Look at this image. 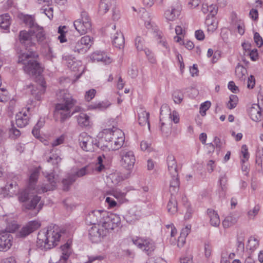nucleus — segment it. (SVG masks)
<instances>
[{
    "instance_id": "a19ab883",
    "label": "nucleus",
    "mask_w": 263,
    "mask_h": 263,
    "mask_svg": "<svg viewBox=\"0 0 263 263\" xmlns=\"http://www.w3.org/2000/svg\"><path fill=\"white\" fill-rule=\"evenodd\" d=\"M32 33L33 36L35 35L36 40L39 43H42L45 39V34L43 30V27L39 26V28L34 29V32Z\"/></svg>"
},
{
    "instance_id": "a211bd4d",
    "label": "nucleus",
    "mask_w": 263,
    "mask_h": 263,
    "mask_svg": "<svg viewBox=\"0 0 263 263\" xmlns=\"http://www.w3.org/2000/svg\"><path fill=\"white\" fill-rule=\"evenodd\" d=\"M46 177L48 183L42 186L41 189L43 192L53 190L57 186L56 179L53 173L48 174Z\"/></svg>"
},
{
    "instance_id": "2f4dec72",
    "label": "nucleus",
    "mask_w": 263,
    "mask_h": 263,
    "mask_svg": "<svg viewBox=\"0 0 263 263\" xmlns=\"http://www.w3.org/2000/svg\"><path fill=\"white\" fill-rule=\"evenodd\" d=\"M208 213L210 218V223L214 227H217L220 224V219L218 214L213 210L208 209Z\"/></svg>"
},
{
    "instance_id": "864d4df0",
    "label": "nucleus",
    "mask_w": 263,
    "mask_h": 263,
    "mask_svg": "<svg viewBox=\"0 0 263 263\" xmlns=\"http://www.w3.org/2000/svg\"><path fill=\"white\" fill-rule=\"evenodd\" d=\"M160 122H161V119H160ZM160 130L161 131L162 134L164 136H168V135L171 133V128L170 127L166 126L164 123L161 122L160 126Z\"/></svg>"
},
{
    "instance_id": "0e129e2a",
    "label": "nucleus",
    "mask_w": 263,
    "mask_h": 263,
    "mask_svg": "<svg viewBox=\"0 0 263 263\" xmlns=\"http://www.w3.org/2000/svg\"><path fill=\"white\" fill-rule=\"evenodd\" d=\"M241 153L245 160H248L249 157V153L248 152V147L246 144L242 145L241 147Z\"/></svg>"
},
{
    "instance_id": "b1692460",
    "label": "nucleus",
    "mask_w": 263,
    "mask_h": 263,
    "mask_svg": "<svg viewBox=\"0 0 263 263\" xmlns=\"http://www.w3.org/2000/svg\"><path fill=\"white\" fill-rule=\"evenodd\" d=\"M167 163L168 170L171 175H178L177 164L174 156L169 155L167 157Z\"/></svg>"
},
{
    "instance_id": "052dcab7",
    "label": "nucleus",
    "mask_w": 263,
    "mask_h": 263,
    "mask_svg": "<svg viewBox=\"0 0 263 263\" xmlns=\"http://www.w3.org/2000/svg\"><path fill=\"white\" fill-rule=\"evenodd\" d=\"M65 140V136L64 135H61L51 143V145L52 147L57 146L59 145L62 144Z\"/></svg>"
},
{
    "instance_id": "412c9836",
    "label": "nucleus",
    "mask_w": 263,
    "mask_h": 263,
    "mask_svg": "<svg viewBox=\"0 0 263 263\" xmlns=\"http://www.w3.org/2000/svg\"><path fill=\"white\" fill-rule=\"evenodd\" d=\"M239 215L236 213H233L227 216L222 221L224 228H230L235 224L238 220Z\"/></svg>"
},
{
    "instance_id": "6e6d98bb",
    "label": "nucleus",
    "mask_w": 263,
    "mask_h": 263,
    "mask_svg": "<svg viewBox=\"0 0 263 263\" xmlns=\"http://www.w3.org/2000/svg\"><path fill=\"white\" fill-rule=\"evenodd\" d=\"M8 92L6 89H0V102H5L8 100Z\"/></svg>"
},
{
    "instance_id": "c756f323",
    "label": "nucleus",
    "mask_w": 263,
    "mask_h": 263,
    "mask_svg": "<svg viewBox=\"0 0 263 263\" xmlns=\"http://www.w3.org/2000/svg\"><path fill=\"white\" fill-rule=\"evenodd\" d=\"M24 22L30 28V32H34V29L39 28V25L35 22L34 17L32 16H25L24 18Z\"/></svg>"
},
{
    "instance_id": "e2e57ef3",
    "label": "nucleus",
    "mask_w": 263,
    "mask_h": 263,
    "mask_svg": "<svg viewBox=\"0 0 263 263\" xmlns=\"http://www.w3.org/2000/svg\"><path fill=\"white\" fill-rule=\"evenodd\" d=\"M141 148L142 151H151V143L146 141H142L140 144Z\"/></svg>"
},
{
    "instance_id": "f257e3e1",
    "label": "nucleus",
    "mask_w": 263,
    "mask_h": 263,
    "mask_svg": "<svg viewBox=\"0 0 263 263\" xmlns=\"http://www.w3.org/2000/svg\"><path fill=\"white\" fill-rule=\"evenodd\" d=\"M31 49V51L30 49H28V52L17 50V62L23 65V69L26 73L35 77V82L39 86L31 85V93L36 100H40L41 96L44 93L46 88V82L42 75L44 68L36 60L39 56L38 54Z\"/></svg>"
},
{
    "instance_id": "c85d7f7f",
    "label": "nucleus",
    "mask_w": 263,
    "mask_h": 263,
    "mask_svg": "<svg viewBox=\"0 0 263 263\" xmlns=\"http://www.w3.org/2000/svg\"><path fill=\"white\" fill-rule=\"evenodd\" d=\"M149 114L146 111L141 110L138 114V122L139 125L144 126L147 125L148 128H150V124L149 122Z\"/></svg>"
},
{
    "instance_id": "603ef678",
    "label": "nucleus",
    "mask_w": 263,
    "mask_h": 263,
    "mask_svg": "<svg viewBox=\"0 0 263 263\" xmlns=\"http://www.w3.org/2000/svg\"><path fill=\"white\" fill-rule=\"evenodd\" d=\"M205 23L208 25V30L213 32L217 28V23L215 21H210V18H206Z\"/></svg>"
},
{
    "instance_id": "c03bdc74",
    "label": "nucleus",
    "mask_w": 263,
    "mask_h": 263,
    "mask_svg": "<svg viewBox=\"0 0 263 263\" xmlns=\"http://www.w3.org/2000/svg\"><path fill=\"white\" fill-rule=\"evenodd\" d=\"M238 101V97L234 95H231L229 97V101L227 104L228 108L232 109L236 106Z\"/></svg>"
},
{
    "instance_id": "1a4fd4ad",
    "label": "nucleus",
    "mask_w": 263,
    "mask_h": 263,
    "mask_svg": "<svg viewBox=\"0 0 263 263\" xmlns=\"http://www.w3.org/2000/svg\"><path fill=\"white\" fill-rule=\"evenodd\" d=\"M121 165L127 170H132L135 163V157L132 151L122 149L120 152Z\"/></svg>"
},
{
    "instance_id": "680f3d73",
    "label": "nucleus",
    "mask_w": 263,
    "mask_h": 263,
    "mask_svg": "<svg viewBox=\"0 0 263 263\" xmlns=\"http://www.w3.org/2000/svg\"><path fill=\"white\" fill-rule=\"evenodd\" d=\"M255 84V79L253 76L251 75L248 79L247 87L249 88H253Z\"/></svg>"
},
{
    "instance_id": "3c124183",
    "label": "nucleus",
    "mask_w": 263,
    "mask_h": 263,
    "mask_svg": "<svg viewBox=\"0 0 263 263\" xmlns=\"http://www.w3.org/2000/svg\"><path fill=\"white\" fill-rule=\"evenodd\" d=\"M174 101L176 103L179 104L183 100V95L181 92L177 90L173 93Z\"/></svg>"
},
{
    "instance_id": "f3484780",
    "label": "nucleus",
    "mask_w": 263,
    "mask_h": 263,
    "mask_svg": "<svg viewBox=\"0 0 263 263\" xmlns=\"http://www.w3.org/2000/svg\"><path fill=\"white\" fill-rule=\"evenodd\" d=\"M13 237L8 233H5L0 236V251H6L9 249L12 245Z\"/></svg>"
},
{
    "instance_id": "473e14b6",
    "label": "nucleus",
    "mask_w": 263,
    "mask_h": 263,
    "mask_svg": "<svg viewBox=\"0 0 263 263\" xmlns=\"http://www.w3.org/2000/svg\"><path fill=\"white\" fill-rule=\"evenodd\" d=\"M202 11L204 14L209 12V14L207 16L206 18H210V16L213 17L217 13V9L215 5H211L208 6L207 4H203L202 7Z\"/></svg>"
},
{
    "instance_id": "338daca9",
    "label": "nucleus",
    "mask_w": 263,
    "mask_h": 263,
    "mask_svg": "<svg viewBox=\"0 0 263 263\" xmlns=\"http://www.w3.org/2000/svg\"><path fill=\"white\" fill-rule=\"evenodd\" d=\"M249 56L251 59L253 61H256L258 59V55L257 49H253L249 52Z\"/></svg>"
},
{
    "instance_id": "a18cd8bd",
    "label": "nucleus",
    "mask_w": 263,
    "mask_h": 263,
    "mask_svg": "<svg viewBox=\"0 0 263 263\" xmlns=\"http://www.w3.org/2000/svg\"><path fill=\"white\" fill-rule=\"evenodd\" d=\"M18 229V224L14 220H10V222H8L7 223V226L6 228V230L7 231V233L10 234V233H12L14 232L16 229Z\"/></svg>"
},
{
    "instance_id": "6e6552de",
    "label": "nucleus",
    "mask_w": 263,
    "mask_h": 263,
    "mask_svg": "<svg viewBox=\"0 0 263 263\" xmlns=\"http://www.w3.org/2000/svg\"><path fill=\"white\" fill-rule=\"evenodd\" d=\"M107 213V211L104 210L92 211L87 215L86 222L90 224L102 227Z\"/></svg>"
},
{
    "instance_id": "72a5a7b5",
    "label": "nucleus",
    "mask_w": 263,
    "mask_h": 263,
    "mask_svg": "<svg viewBox=\"0 0 263 263\" xmlns=\"http://www.w3.org/2000/svg\"><path fill=\"white\" fill-rule=\"evenodd\" d=\"M11 24V17L8 13L0 16V27L5 30H8Z\"/></svg>"
},
{
    "instance_id": "774afa93",
    "label": "nucleus",
    "mask_w": 263,
    "mask_h": 263,
    "mask_svg": "<svg viewBox=\"0 0 263 263\" xmlns=\"http://www.w3.org/2000/svg\"><path fill=\"white\" fill-rule=\"evenodd\" d=\"M105 201L106 203H108L109 206L110 208H114L117 205V202H116V201L113 198L110 197H106Z\"/></svg>"
},
{
    "instance_id": "20e7f679",
    "label": "nucleus",
    "mask_w": 263,
    "mask_h": 263,
    "mask_svg": "<svg viewBox=\"0 0 263 263\" xmlns=\"http://www.w3.org/2000/svg\"><path fill=\"white\" fill-rule=\"evenodd\" d=\"M93 38L85 35L77 41H72L70 44L71 49L79 54L85 53L93 44Z\"/></svg>"
},
{
    "instance_id": "de8ad7c7",
    "label": "nucleus",
    "mask_w": 263,
    "mask_h": 263,
    "mask_svg": "<svg viewBox=\"0 0 263 263\" xmlns=\"http://www.w3.org/2000/svg\"><path fill=\"white\" fill-rule=\"evenodd\" d=\"M211 104V102L208 101L201 104L200 107V113L202 116H204L206 115V111L210 107Z\"/></svg>"
},
{
    "instance_id": "f8f14e48",
    "label": "nucleus",
    "mask_w": 263,
    "mask_h": 263,
    "mask_svg": "<svg viewBox=\"0 0 263 263\" xmlns=\"http://www.w3.org/2000/svg\"><path fill=\"white\" fill-rule=\"evenodd\" d=\"M132 241L139 248L147 252L148 254L153 251L155 248L154 242L150 239L137 237L133 238Z\"/></svg>"
},
{
    "instance_id": "6ab92c4d",
    "label": "nucleus",
    "mask_w": 263,
    "mask_h": 263,
    "mask_svg": "<svg viewBox=\"0 0 263 263\" xmlns=\"http://www.w3.org/2000/svg\"><path fill=\"white\" fill-rule=\"evenodd\" d=\"M115 0H100L98 9V13L100 15H103L106 13L112 7Z\"/></svg>"
},
{
    "instance_id": "39448f33",
    "label": "nucleus",
    "mask_w": 263,
    "mask_h": 263,
    "mask_svg": "<svg viewBox=\"0 0 263 263\" xmlns=\"http://www.w3.org/2000/svg\"><path fill=\"white\" fill-rule=\"evenodd\" d=\"M73 25L77 31L81 34H84L91 29V22L88 13L82 11L81 18L76 20Z\"/></svg>"
},
{
    "instance_id": "2eb2a0df",
    "label": "nucleus",
    "mask_w": 263,
    "mask_h": 263,
    "mask_svg": "<svg viewBox=\"0 0 263 263\" xmlns=\"http://www.w3.org/2000/svg\"><path fill=\"white\" fill-rule=\"evenodd\" d=\"M106 230L101 227L93 226L89 230V238L92 242H98L101 240V238L106 236Z\"/></svg>"
},
{
    "instance_id": "ddd939ff",
    "label": "nucleus",
    "mask_w": 263,
    "mask_h": 263,
    "mask_svg": "<svg viewBox=\"0 0 263 263\" xmlns=\"http://www.w3.org/2000/svg\"><path fill=\"white\" fill-rule=\"evenodd\" d=\"M123 135V133L120 129H117L112 132H110L108 134L105 135L104 140L108 141L107 143H103V146L108 151H115L116 146L114 144L115 140L118 135Z\"/></svg>"
},
{
    "instance_id": "ea45409f",
    "label": "nucleus",
    "mask_w": 263,
    "mask_h": 263,
    "mask_svg": "<svg viewBox=\"0 0 263 263\" xmlns=\"http://www.w3.org/2000/svg\"><path fill=\"white\" fill-rule=\"evenodd\" d=\"M76 176L71 175L67 178L62 180L63 189L64 191H67L69 190L70 185L76 181Z\"/></svg>"
},
{
    "instance_id": "0eeeda50",
    "label": "nucleus",
    "mask_w": 263,
    "mask_h": 263,
    "mask_svg": "<svg viewBox=\"0 0 263 263\" xmlns=\"http://www.w3.org/2000/svg\"><path fill=\"white\" fill-rule=\"evenodd\" d=\"M121 223V219L119 215L108 212L105 218L102 228L106 230V234L111 232L119 227Z\"/></svg>"
},
{
    "instance_id": "f704fd0d",
    "label": "nucleus",
    "mask_w": 263,
    "mask_h": 263,
    "mask_svg": "<svg viewBox=\"0 0 263 263\" xmlns=\"http://www.w3.org/2000/svg\"><path fill=\"white\" fill-rule=\"evenodd\" d=\"M247 69L242 65L238 64L235 68V74L237 78L241 81L245 80Z\"/></svg>"
},
{
    "instance_id": "9b49d317",
    "label": "nucleus",
    "mask_w": 263,
    "mask_h": 263,
    "mask_svg": "<svg viewBox=\"0 0 263 263\" xmlns=\"http://www.w3.org/2000/svg\"><path fill=\"white\" fill-rule=\"evenodd\" d=\"M33 34L32 33L29 31H26L25 30H23L20 31L19 34V40L20 42L23 44L26 49V51L25 52H28V49H30V51L31 50V49L34 51V48H35V43L33 41Z\"/></svg>"
},
{
    "instance_id": "7ed1b4c3",
    "label": "nucleus",
    "mask_w": 263,
    "mask_h": 263,
    "mask_svg": "<svg viewBox=\"0 0 263 263\" xmlns=\"http://www.w3.org/2000/svg\"><path fill=\"white\" fill-rule=\"evenodd\" d=\"M61 231L58 227L48 228L46 232L39 233L37 243L40 247H43L45 249H50L57 245L61 236Z\"/></svg>"
},
{
    "instance_id": "13d9d810",
    "label": "nucleus",
    "mask_w": 263,
    "mask_h": 263,
    "mask_svg": "<svg viewBox=\"0 0 263 263\" xmlns=\"http://www.w3.org/2000/svg\"><path fill=\"white\" fill-rule=\"evenodd\" d=\"M254 40L258 47H261L263 45V40L258 32H255L254 35Z\"/></svg>"
},
{
    "instance_id": "f03ea898",
    "label": "nucleus",
    "mask_w": 263,
    "mask_h": 263,
    "mask_svg": "<svg viewBox=\"0 0 263 263\" xmlns=\"http://www.w3.org/2000/svg\"><path fill=\"white\" fill-rule=\"evenodd\" d=\"M59 102L55 105L54 110V117L59 119L61 123L71 117L76 112L81 111L82 108L76 106L72 111L71 109L74 106L77 101L66 90H61L58 94Z\"/></svg>"
},
{
    "instance_id": "aec40b11",
    "label": "nucleus",
    "mask_w": 263,
    "mask_h": 263,
    "mask_svg": "<svg viewBox=\"0 0 263 263\" xmlns=\"http://www.w3.org/2000/svg\"><path fill=\"white\" fill-rule=\"evenodd\" d=\"M91 59L93 61L102 62L105 64H108L112 62V59L107 56L104 52L96 51L91 55Z\"/></svg>"
},
{
    "instance_id": "bf43d9fd",
    "label": "nucleus",
    "mask_w": 263,
    "mask_h": 263,
    "mask_svg": "<svg viewBox=\"0 0 263 263\" xmlns=\"http://www.w3.org/2000/svg\"><path fill=\"white\" fill-rule=\"evenodd\" d=\"M19 200L22 202H28V200L29 199V194L27 191H25L21 193L19 197Z\"/></svg>"
},
{
    "instance_id": "dca6fc26",
    "label": "nucleus",
    "mask_w": 263,
    "mask_h": 263,
    "mask_svg": "<svg viewBox=\"0 0 263 263\" xmlns=\"http://www.w3.org/2000/svg\"><path fill=\"white\" fill-rule=\"evenodd\" d=\"M41 197L37 195L34 196L30 201L25 202L24 204V207L28 210H33L34 215H36L41 210L43 205V203L40 202L41 201Z\"/></svg>"
},
{
    "instance_id": "7c9ffc66",
    "label": "nucleus",
    "mask_w": 263,
    "mask_h": 263,
    "mask_svg": "<svg viewBox=\"0 0 263 263\" xmlns=\"http://www.w3.org/2000/svg\"><path fill=\"white\" fill-rule=\"evenodd\" d=\"M79 125L82 127H87L90 125V117L85 113L80 112L77 117Z\"/></svg>"
},
{
    "instance_id": "4468645a",
    "label": "nucleus",
    "mask_w": 263,
    "mask_h": 263,
    "mask_svg": "<svg viewBox=\"0 0 263 263\" xmlns=\"http://www.w3.org/2000/svg\"><path fill=\"white\" fill-rule=\"evenodd\" d=\"M40 227V223L37 221L29 222L17 232V237L24 238L37 229Z\"/></svg>"
},
{
    "instance_id": "4c0bfd02",
    "label": "nucleus",
    "mask_w": 263,
    "mask_h": 263,
    "mask_svg": "<svg viewBox=\"0 0 263 263\" xmlns=\"http://www.w3.org/2000/svg\"><path fill=\"white\" fill-rule=\"evenodd\" d=\"M92 170L93 168L91 166L86 165L78 170L76 174H72V175H74L76 179L77 177H81L90 174L92 172Z\"/></svg>"
},
{
    "instance_id": "79ce46f5",
    "label": "nucleus",
    "mask_w": 263,
    "mask_h": 263,
    "mask_svg": "<svg viewBox=\"0 0 263 263\" xmlns=\"http://www.w3.org/2000/svg\"><path fill=\"white\" fill-rule=\"evenodd\" d=\"M110 105L108 102H101L95 103L89 105L90 109L103 110L107 108Z\"/></svg>"
},
{
    "instance_id": "4d7b16f0",
    "label": "nucleus",
    "mask_w": 263,
    "mask_h": 263,
    "mask_svg": "<svg viewBox=\"0 0 263 263\" xmlns=\"http://www.w3.org/2000/svg\"><path fill=\"white\" fill-rule=\"evenodd\" d=\"M96 91L94 89H91L86 92L85 96V99L87 101H90L95 96Z\"/></svg>"
},
{
    "instance_id": "58836bf2",
    "label": "nucleus",
    "mask_w": 263,
    "mask_h": 263,
    "mask_svg": "<svg viewBox=\"0 0 263 263\" xmlns=\"http://www.w3.org/2000/svg\"><path fill=\"white\" fill-rule=\"evenodd\" d=\"M53 149L48 154H46L45 157L48 162H51L53 164H57L61 161V158L57 154L52 153Z\"/></svg>"
},
{
    "instance_id": "bb28decb",
    "label": "nucleus",
    "mask_w": 263,
    "mask_h": 263,
    "mask_svg": "<svg viewBox=\"0 0 263 263\" xmlns=\"http://www.w3.org/2000/svg\"><path fill=\"white\" fill-rule=\"evenodd\" d=\"M40 174V170L39 168H35L32 170L29 178L28 187L30 190H34L35 189V184L38 180Z\"/></svg>"
},
{
    "instance_id": "09e8293b",
    "label": "nucleus",
    "mask_w": 263,
    "mask_h": 263,
    "mask_svg": "<svg viewBox=\"0 0 263 263\" xmlns=\"http://www.w3.org/2000/svg\"><path fill=\"white\" fill-rule=\"evenodd\" d=\"M204 255L206 258H209L212 253V246L210 242H205L204 243Z\"/></svg>"
},
{
    "instance_id": "49530a36",
    "label": "nucleus",
    "mask_w": 263,
    "mask_h": 263,
    "mask_svg": "<svg viewBox=\"0 0 263 263\" xmlns=\"http://www.w3.org/2000/svg\"><path fill=\"white\" fill-rule=\"evenodd\" d=\"M124 134L123 135H118L115 140L114 144L116 146V150L118 149L123 144L124 141Z\"/></svg>"
},
{
    "instance_id": "9d476101",
    "label": "nucleus",
    "mask_w": 263,
    "mask_h": 263,
    "mask_svg": "<svg viewBox=\"0 0 263 263\" xmlns=\"http://www.w3.org/2000/svg\"><path fill=\"white\" fill-rule=\"evenodd\" d=\"M181 10L182 6L180 3L176 1L164 11V16L167 21H174L180 16Z\"/></svg>"
},
{
    "instance_id": "423d86ee",
    "label": "nucleus",
    "mask_w": 263,
    "mask_h": 263,
    "mask_svg": "<svg viewBox=\"0 0 263 263\" xmlns=\"http://www.w3.org/2000/svg\"><path fill=\"white\" fill-rule=\"evenodd\" d=\"M79 141L81 148L86 152H93L99 147L97 140L85 132L80 134Z\"/></svg>"
},
{
    "instance_id": "c9c22d12",
    "label": "nucleus",
    "mask_w": 263,
    "mask_h": 263,
    "mask_svg": "<svg viewBox=\"0 0 263 263\" xmlns=\"http://www.w3.org/2000/svg\"><path fill=\"white\" fill-rule=\"evenodd\" d=\"M167 210L169 213L174 214L177 211V203L176 198L171 195L170 200L167 204Z\"/></svg>"
},
{
    "instance_id": "5701e85b",
    "label": "nucleus",
    "mask_w": 263,
    "mask_h": 263,
    "mask_svg": "<svg viewBox=\"0 0 263 263\" xmlns=\"http://www.w3.org/2000/svg\"><path fill=\"white\" fill-rule=\"evenodd\" d=\"M249 115L252 120L257 122L260 120L261 114V108L258 104H253L249 110Z\"/></svg>"
},
{
    "instance_id": "8fccbe9b",
    "label": "nucleus",
    "mask_w": 263,
    "mask_h": 263,
    "mask_svg": "<svg viewBox=\"0 0 263 263\" xmlns=\"http://www.w3.org/2000/svg\"><path fill=\"white\" fill-rule=\"evenodd\" d=\"M260 210L259 205H256L253 210H250L248 212V216L250 219H254L257 215L258 211Z\"/></svg>"
},
{
    "instance_id": "cd10ccee",
    "label": "nucleus",
    "mask_w": 263,
    "mask_h": 263,
    "mask_svg": "<svg viewBox=\"0 0 263 263\" xmlns=\"http://www.w3.org/2000/svg\"><path fill=\"white\" fill-rule=\"evenodd\" d=\"M156 37L158 45L161 46L163 51L168 52L170 48L162 32H157Z\"/></svg>"
},
{
    "instance_id": "393cba45",
    "label": "nucleus",
    "mask_w": 263,
    "mask_h": 263,
    "mask_svg": "<svg viewBox=\"0 0 263 263\" xmlns=\"http://www.w3.org/2000/svg\"><path fill=\"white\" fill-rule=\"evenodd\" d=\"M124 38L120 31H117L112 37V44L116 48L122 49L124 46Z\"/></svg>"
},
{
    "instance_id": "a878e982",
    "label": "nucleus",
    "mask_w": 263,
    "mask_h": 263,
    "mask_svg": "<svg viewBox=\"0 0 263 263\" xmlns=\"http://www.w3.org/2000/svg\"><path fill=\"white\" fill-rule=\"evenodd\" d=\"M172 179L170 183V192L171 195L177 193L179 190L180 182L178 178V174L177 175H171Z\"/></svg>"
},
{
    "instance_id": "69168bd1",
    "label": "nucleus",
    "mask_w": 263,
    "mask_h": 263,
    "mask_svg": "<svg viewBox=\"0 0 263 263\" xmlns=\"http://www.w3.org/2000/svg\"><path fill=\"white\" fill-rule=\"evenodd\" d=\"M195 35L197 40L199 41H202L204 40L205 36L204 32L201 30H198L195 31Z\"/></svg>"
},
{
    "instance_id": "4be33fe9",
    "label": "nucleus",
    "mask_w": 263,
    "mask_h": 263,
    "mask_svg": "<svg viewBox=\"0 0 263 263\" xmlns=\"http://www.w3.org/2000/svg\"><path fill=\"white\" fill-rule=\"evenodd\" d=\"M16 124L18 127H24L26 126L29 121L28 114L24 111H21L16 115Z\"/></svg>"
},
{
    "instance_id": "5fc2aeb1",
    "label": "nucleus",
    "mask_w": 263,
    "mask_h": 263,
    "mask_svg": "<svg viewBox=\"0 0 263 263\" xmlns=\"http://www.w3.org/2000/svg\"><path fill=\"white\" fill-rule=\"evenodd\" d=\"M258 246L259 241L257 239L251 237L248 240V246L250 247V250H254Z\"/></svg>"
},
{
    "instance_id": "37998d69",
    "label": "nucleus",
    "mask_w": 263,
    "mask_h": 263,
    "mask_svg": "<svg viewBox=\"0 0 263 263\" xmlns=\"http://www.w3.org/2000/svg\"><path fill=\"white\" fill-rule=\"evenodd\" d=\"M135 44L137 50H143L145 47V41L143 37L138 36L135 39Z\"/></svg>"
},
{
    "instance_id": "e433bc0d",
    "label": "nucleus",
    "mask_w": 263,
    "mask_h": 263,
    "mask_svg": "<svg viewBox=\"0 0 263 263\" xmlns=\"http://www.w3.org/2000/svg\"><path fill=\"white\" fill-rule=\"evenodd\" d=\"M69 245L67 243L61 246V249L62 251V254L60 256V259L59 260V263H65L66 260L69 257Z\"/></svg>"
}]
</instances>
